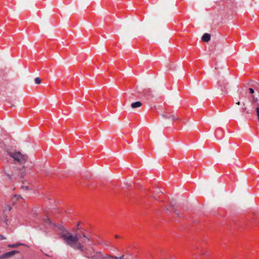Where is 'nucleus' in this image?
Returning <instances> with one entry per match:
<instances>
[{
	"instance_id": "f257e3e1",
	"label": "nucleus",
	"mask_w": 259,
	"mask_h": 259,
	"mask_svg": "<svg viewBox=\"0 0 259 259\" xmlns=\"http://www.w3.org/2000/svg\"><path fill=\"white\" fill-rule=\"evenodd\" d=\"M0 153L4 157L7 154L14 161L23 165L25 164L28 159L27 155L22 154L20 151H17L12 146L6 145L1 140H0Z\"/></svg>"
},
{
	"instance_id": "f03ea898",
	"label": "nucleus",
	"mask_w": 259,
	"mask_h": 259,
	"mask_svg": "<svg viewBox=\"0 0 259 259\" xmlns=\"http://www.w3.org/2000/svg\"><path fill=\"white\" fill-rule=\"evenodd\" d=\"M61 237L65 243L74 249L82 250V246L78 239L80 237L76 232H63Z\"/></svg>"
},
{
	"instance_id": "7ed1b4c3",
	"label": "nucleus",
	"mask_w": 259,
	"mask_h": 259,
	"mask_svg": "<svg viewBox=\"0 0 259 259\" xmlns=\"http://www.w3.org/2000/svg\"><path fill=\"white\" fill-rule=\"evenodd\" d=\"M162 116L166 119H171L172 120H178L180 118L174 112L165 113L162 114Z\"/></svg>"
},
{
	"instance_id": "20e7f679",
	"label": "nucleus",
	"mask_w": 259,
	"mask_h": 259,
	"mask_svg": "<svg viewBox=\"0 0 259 259\" xmlns=\"http://www.w3.org/2000/svg\"><path fill=\"white\" fill-rule=\"evenodd\" d=\"M17 253H18L17 250H13L6 252L0 256V259H8Z\"/></svg>"
},
{
	"instance_id": "39448f33",
	"label": "nucleus",
	"mask_w": 259,
	"mask_h": 259,
	"mask_svg": "<svg viewBox=\"0 0 259 259\" xmlns=\"http://www.w3.org/2000/svg\"><path fill=\"white\" fill-rule=\"evenodd\" d=\"M41 220L43 222V225L45 226H51L52 225L54 227H58L56 225L54 222H53L50 219H49L48 217L45 218H41Z\"/></svg>"
},
{
	"instance_id": "423d86ee",
	"label": "nucleus",
	"mask_w": 259,
	"mask_h": 259,
	"mask_svg": "<svg viewBox=\"0 0 259 259\" xmlns=\"http://www.w3.org/2000/svg\"><path fill=\"white\" fill-rule=\"evenodd\" d=\"M218 83L220 87L221 88V90L222 91V92L224 93L227 92V87L228 85V83L226 82L225 80L222 79L219 81Z\"/></svg>"
},
{
	"instance_id": "0eeeda50",
	"label": "nucleus",
	"mask_w": 259,
	"mask_h": 259,
	"mask_svg": "<svg viewBox=\"0 0 259 259\" xmlns=\"http://www.w3.org/2000/svg\"><path fill=\"white\" fill-rule=\"evenodd\" d=\"M214 135L217 139H221L223 137L224 133L221 128H217L214 131Z\"/></svg>"
},
{
	"instance_id": "6e6552de",
	"label": "nucleus",
	"mask_w": 259,
	"mask_h": 259,
	"mask_svg": "<svg viewBox=\"0 0 259 259\" xmlns=\"http://www.w3.org/2000/svg\"><path fill=\"white\" fill-rule=\"evenodd\" d=\"M201 39L203 42H208L210 39V34L207 33H204Z\"/></svg>"
},
{
	"instance_id": "1a4fd4ad",
	"label": "nucleus",
	"mask_w": 259,
	"mask_h": 259,
	"mask_svg": "<svg viewBox=\"0 0 259 259\" xmlns=\"http://www.w3.org/2000/svg\"><path fill=\"white\" fill-rule=\"evenodd\" d=\"M142 105V102H141L140 101H137L136 102L132 103L131 104V107L132 108H139V107H141Z\"/></svg>"
},
{
	"instance_id": "9d476101",
	"label": "nucleus",
	"mask_w": 259,
	"mask_h": 259,
	"mask_svg": "<svg viewBox=\"0 0 259 259\" xmlns=\"http://www.w3.org/2000/svg\"><path fill=\"white\" fill-rule=\"evenodd\" d=\"M60 213H61V210L59 209H54L51 211V214L55 217H57Z\"/></svg>"
},
{
	"instance_id": "9b49d317",
	"label": "nucleus",
	"mask_w": 259,
	"mask_h": 259,
	"mask_svg": "<svg viewBox=\"0 0 259 259\" xmlns=\"http://www.w3.org/2000/svg\"><path fill=\"white\" fill-rule=\"evenodd\" d=\"M22 197L20 195H15L13 198H12L13 203L14 204L16 202V201L19 199H22Z\"/></svg>"
},
{
	"instance_id": "f8f14e48",
	"label": "nucleus",
	"mask_w": 259,
	"mask_h": 259,
	"mask_svg": "<svg viewBox=\"0 0 259 259\" xmlns=\"http://www.w3.org/2000/svg\"><path fill=\"white\" fill-rule=\"evenodd\" d=\"M80 225H83V226L89 225V226H91V225L88 224V223L87 221H84V222L78 221L76 223V227H79Z\"/></svg>"
},
{
	"instance_id": "ddd939ff",
	"label": "nucleus",
	"mask_w": 259,
	"mask_h": 259,
	"mask_svg": "<svg viewBox=\"0 0 259 259\" xmlns=\"http://www.w3.org/2000/svg\"><path fill=\"white\" fill-rule=\"evenodd\" d=\"M20 245H23V246H24L25 244H23V243H16V244H10L8 245V247H10V248H16L19 246H20Z\"/></svg>"
},
{
	"instance_id": "4468645a",
	"label": "nucleus",
	"mask_w": 259,
	"mask_h": 259,
	"mask_svg": "<svg viewBox=\"0 0 259 259\" xmlns=\"http://www.w3.org/2000/svg\"><path fill=\"white\" fill-rule=\"evenodd\" d=\"M12 209V206L10 205H6L5 207L4 211H10Z\"/></svg>"
},
{
	"instance_id": "2eb2a0df",
	"label": "nucleus",
	"mask_w": 259,
	"mask_h": 259,
	"mask_svg": "<svg viewBox=\"0 0 259 259\" xmlns=\"http://www.w3.org/2000/svg\"><path fill=\"white\" fill-rule=\"evenodd\" d=\"M34 81L36 84H39L41 83V80L39 77H37L34 79Z\"/></svg>"
},
{
	"instance_id": "dca6fc26",
	"label": "nucleus",
	"mask_w": 259,
	"mask_h": 259,
	"mask_svg": "<svg viewBox=\"0 0 259 259\" xmlns=\"http://www.w3.org/2000/svg\"><path fill=\"white\" fill-rule=\"evenodd\" d=\"M255 111L257 119L259 120V104H257V106L255 109Z\"/></svg>"
},
{
	"instance_id": "f3484780",
	"label": "nucleus",
	"mask_w": 259,
	"mask_h": 259,
	"mask_svg": "<svg viewBox=\"0 0 259 259\" xmlns=\"http://www.w3.org/2000/svg\"><path fill=\"white\" fill-rule=\"evenodd\" d=\"M173 209H174V213L179 218H180V212L177 210V209H175L174 207H173Z\"/></svg>"
},
{
	"instance_id": "a211bd4d",
	"label": "nucleus",
	"mask_w": 259,
	"mask_h": 259,
	"mask_svg": "<svg viewBox=\"0 0 259 259\" xmlns=\"http://www.w3.org/2000/svg\"><path fill=\"white\" fill-rule=\"evenodd\" d=\"M219 69V67L218 66L217 64V63H215V71H214V73L216 74H219V72L218 71V70Z\"/></svg>"
},
{
	"instance_id": "6ab92c4d",
	"label": "nucleus",
	"mask_w": 259,
	"mask_h": 259,
	"mask_svg": "<svg viewBox=\"0 0 259 259\" xmlns=\"http://www.w3.org/2000/svg\"><path fill=\"white\" fill-rule=\"evenodd\" d=\"M20 189L22 191H24L28 190V186H21Z\"/></svg>"
},
{
	"instance_id": "aec40b11",
	"label": "nucleus",
	"mask_w": 259,
	"mask_h": 259,
	"mask_svg": "<svg viewBox=\"0 0 259 259\" xmlns=\"http://www.w3.org/2000/svg\"><path fill=\"white\" fill-rule=\"evenodd\" d=\"M217 44L215 42H214L212 43V44H211V48H214V50H215L216 49V48H217Z\"/></svg>"
},
{
	"instance_id": "412c9836",
	"label": "nucleus",
	"mask_w": 259,
	"mask_h": 259,
	"mask_svg": "<svg viewBox=\"0 0 259 259\" xmlns=\"http://www.w3.org/2000/svg\"><path fill=\"white\" fill-rule=\"evenodd\" d=\"M6 238L3 235H0V240L6 239Z\"/></svg>"
},
{
	"instance_id": "4be33fe9",
	"label": "nucleus",
	"mask_w": 259,
	"mask_h": 259,
	"mask_svg": "<svg viewBox=\"0 0 259 259\" xmlns=\"http://www.w3.org/2000/svg\"><path fill=\"white\" fill-rule=\"evenodd\" d=\"M249 93H250V94H253V93H254V90H253V89H252V88H249Z\"/></svg>"
},
{
	"instance_id": "5701e85b",
	"label": "nucleus",
	"mask_w": 259,
	"mask_h": 259,
	"mask_svg": "<svg viewBox=\"0 0 259 259\" xmlns=\"http://www.w3.org/2000/svg\"><path fill=\"white\" fill-rule=\"evenodd\" d=\"M243 107L242 108V112H245L246 110V108L244 106V103H243Z\"/></svg>"
},
{
	"instance_id": "b1692460",
	"label": "nucleus",
	"mask_w": 259,
	"mask_h": 259,
	"mask_svg": "<svg viewBox=\"0 0 259 259\" xmlns=\"http://www.w3.org/2000/svg\"><path fill=\"white\" fill-rule=\"evenodd\" d=\"M252 97L253 99V101H254V102L257 101V98H255L253 96H252Z\"/></svg>"
},
{
	"instance_id": "393cba45",
	"label": "nucleus",
	"mask_w": 259,
	"mask_h": 259,
	"mask_svg": "<svg viewBox=\"0 0 259 259\" xmlns=\"http://www.w3.org/2000/svg\"><path fill=\"white\" fill-rule=\"evenodd\" d=\"M92 259H98L97 257H96L95 256H94L93 257H92L91 258Z\"/></svg>"
},
{
	"instance_id": "a878e982",
	"label": "nucleus",
	"mask_w": 259,
	"mask_h": 259,
	"mask_svg": "<svg viewBox=\"0 0 259 259\" xmlns=\"http://www.w3.org/2000/svg\"><path fill=\"white\" fill-rule=\"evenodd\" d=\"M169 207L168 206H165V209L166 210H168L169 209Z\"/></svg>"
},
{
	"instance_id": "bb28decb",
	"label": "nucleus",
	"mask_w": 259,
	"mask_h": 259,
	"mask_svg": "<svg viewBox=\"0 0 259 259\" xmlns=\"http://www.w3.org/2000/svg\"><path fill=\"white\" fill-rule=\"evenodd\" d=\"M24 175V171H23V172L22 173L21 177H23Z\"/></svg>"
},
{
	"instance_id": "cd10ccee",
	"label": "nucleus",
	"mask_w": 259,
	"mask_h": 259,
	"mask_svg": "<svg viewBox=\"0 0 259 259\" xmlns=\"http://www.w3.org/2000/svg\"><path fill=\"white\" fill-rule=\"evenodd\" d=\"M236 104H238V105H240V102H238L237 103H236Z\"/></svg>"
},
{
	"instance_id": "c85d7f7f",
	"label": "nucleus",
	"mask_w": 259,
	"mask_h": 259,
	"mask_svg": "<svg viewBox=\"0 0 259 259\" xmlns=\"http://www.w3.org/2000/svg\"><path fill=\"white\" fill-rule=\"evenodd\" d=\"M82 235H83V236L84 237H85V235L84 234H83Z\"/></svg>"
},
{
	"instance_id": "c756f323",
	"label": "nucleus",
	"mask_w": 259,
	"mask_h": 259,
	"mask_svg": "<svg viewBox=\"0 0 259 259\" xmlns=\"http://www.w3.org/2000/svg\"><path fill=\"white\" fill-rule=\"evenodd\" d=\"M247 113H250L248 111H246Z\"/></svg>"
},
{
	"instance_id": "7c9ffc66",
	"label": "nucleus",
	"mask_w": 259,
	"mask_h": 259,
	"mask_svg": "<svg viewBox=\"0 0 259 259\" xmlns=\"http://www.w3.org/2000/svg\"><path fill=\"white\" fill-rule=\"evenodd\" d=\"M8 176L9 177V178H10V175H8Z\"/></svg>"
}]
</instances>
